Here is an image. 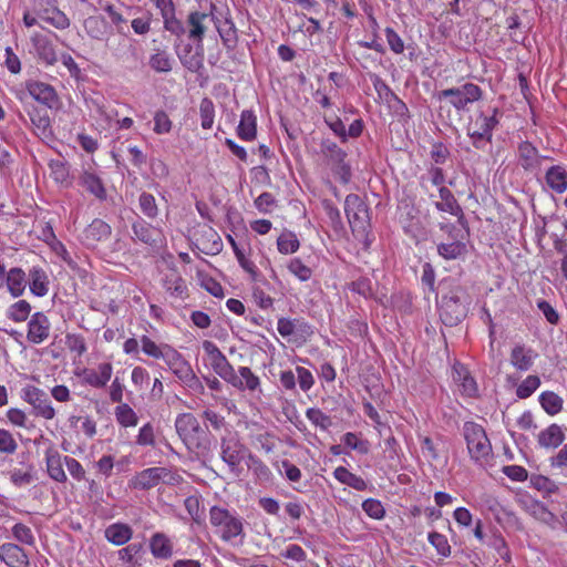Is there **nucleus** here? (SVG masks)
<instances>
[{
  "label": "nucleus",
  "mask_w": 567,
  "mask_h": 567,
  "mask_svg": "<svg viewBox=\"0 0 567 567\" xmlns=\"http://www.w3.org/2000/svg\"><path fill=\"white\" fill-rule=\"evenodd\" d=\"M49 168L50 177L54 183L63 187H70L72 185L70 179V169L65 162L61 159H51L49 162Z\"/></svg>",
  "instance_id": "39"
},
{
  "label": "nucleus",
  "mask_w": 567,
  "mask_h": 567,
  "mask_svg": "<svg viewBox=\"0 0 567 567\" xmlns=\"http://www.w3.org/2000/svg\"><path fill=\"white\" fill-rule=\"evenodd\" d=\"M536 357L533 349L516 344L511 352V363L519 371H527L532 368Z\"/></svg>",
  "instance_id": "33"
},
{
  "label": "nucleus",
  "mask_w": 567,
  "mask_h": 567,
  "mask_svg": "<svg viewBox=\"0 0 567 567\" xmlns=\"http://www.w3.org/2000/svg\"><path fill=\"white\" fill-rule=\"evenodd\" d=\"M287 268L290 274L296 276L300 281H308L312 276V270L300 258L289 260Z\"/></svg>",
  "instance_id": "54"
},
{
  "label": "nucleus",
  "mask_w": 567,
  "mask_h": 567,
  "mask_svg": "<svg viewBox=\"0 0 567 567\" xmlns=\"http://www.w3.org/2000/svg\"><path fill=\"white\" fill-rule=\"evenodd\" d=\"M104 536L114 546H123L131 540L133 529L127 524L113 523L105 528Z\"/></svg>",
  "instance_id": "30"
},
{
  "label": "nucleus",
  "mask_w": 567,
  "mask_h": 567,
  "mask_svg": "<svg viewBox=\"0 0 567 567\" xmlns=\"http://www.w3.org/2000/svg\"><path fill=\"white\" fill-rule=\"evenodd\" d=\"M362 509L364 513L373 518L381 519L385 515V509L379 499L368 498L362 503Z\"/></svg>",
  "instance_id": "61"
},
{
  "label": "nucleus",
  "mask_w": 567,
  "mask_h": 567,
  "mask_svg": "<svg viewBox=\"0 0 567 567\" xmlns=\"http://www.w3.org/2000/svg\"><path fill=\"white\" fill-rule=\"evenodd\" d=\"M324 155L328 159V165L331 167L334 175L341 183L348 184L351 181V167L344 162L347 154L338 147L334 143L324 145Z\"/></svg>",
  "instance_id": "14"
},
{
  "label": "nucleus",
  "mask_w": 567,
  "mask_h": 567,
  "mask_svg": "<svg viewBox=\"0 0 567 567\" xmlns=\"http://www.w3.org/2000/svg\"><path fill=\"white\" fill-rule=\"evenodd\" d=\"M214 24L223 45L227 50H234L238 43V30L231 19L229 10L226 12L223 20L215 16Z\"/></svg>",
  "instance_id": "22"
},
{
  "label": "nucleus",
  "mask_w": 567,
  "mask_h": 567,
  "mask_svg": "<svg viewBox=\"0 0 567 567\" xmlns=\"http://www.w3.org/2000/svg\"><path fill=\"white\" fill-rule=\"evenodd\" d=\"M27 285L33 296L44 297L50 290L49 275L41 266H32L28 271Z\"/></svg>",
  "instance_id": "24"
},
{
  "label": "nucleus",
  "mask_w": 567,
  "mask_h": 567,
  "mask_svg": "<svg viewBox=\"0 0 567 567\" xmlns=\"http://www.w3.org/2000/svg\"><path fill=\"white\" fill-rule=\"evenodd\" d=\"M134 241L146 245L154 251H159L167 246V240L161 227H155L140 218L132 224Z\"/></svg>",
  "instance_id": "9"
},
{
  "label": "nucleus",
  "mask_w": 567,
  "mask_h": 567,
  "mask_svg": "<svg viewBox=\"0 0 567 567\" xmlns=\"http://www.w3.org/2000/svg\"><path fill=\"white\" fill-rule=\"evenodd\" d=\"M544 178L547 187L553 192L563 194L567 190V166L561 164L550 166Z\"/></svg>",
  "instance_id": "29"
},
{
  "label": "nucleus",
  "mask_w": 567,
  "mask_h": 567,
  "mask_svg": "<svg viewBox=\"0 0 567 567\" xmlns=\"http://www.w3.org/2000/svg\"><path fill=\"white\" fill-rule=\"evenodd\" d=\"M173 123L165 111H156L154 114L153 131L156 134H167L172 131Z\"/></svg>",
  "instance_id": "60"
},
{
  "label": "nucleus",
  "mask_w": 567,
  "mask_h": 567,
  "mask_svg": "<svg viewBox=\"0 0 567 567\" xmlns=\"http://www.w3.org/2000/svg\"><path fill=\"white\" fill-rule=\"evenodd\" d=\"M175 430L188 452L197 457H207L212 453L213 440L193 413L178 414Z\"/></svg>",
  "instance_id": "1"
},
{
  "label": "nucleus",
  "mask_w": 567,
  "mask_h": 567,
  "mask_svg": "<svg viewBox=\"0 0 567 567\" xmlns=\"http://www.w3.org/2000/svg\"><path fill=\"white\" fill-rule=\"evenodd\" d=\"M65 456L54 447H49L44 451L48 476L56 483H66L68 481V475L64 471Z\"/></svg>",
  "instance_id": "19"
},
{
  "label": "nucleus",
  "mask_w": 567,
  "mask_h": 567,
  "mask_svg": "<svg viewBox=\"0 0 567 567\" xmlns=\"http://www.w3.org/2000/svg\"><path fill=\"white\" fill-rule=\"evenodd\" d=\"M78 185L99 200H105L107 197L102 178L91 168H85L80 173Z\"/></svg>",
  "instance_id": "20"
},
{
  "label": "nucleus",
  "mask_w": 567,
  "mask_h": 567,
  "mask_svg": "<svg viewBox=\"0 0 567 567\" xmlns=\"http://www.w3.org/2000/svg\"><path fill=\"white\" fill-rule=\"evenodd\" d=\"M34 130L39 135L48 136L51 128V121L45 109L33 107L28 112Z\"/></svg>",
  "instance_id": "40"
},
{
  "label": "nucleus",
  "mask_w": 567,
  "mask_h": 567,
  "mask_svg": "<svg viewBox=\"0 0 567 567\" xmlns=\"http://www.w3.org/2000/svg\"><path fill=\"white\" fill-rule=\"evenodd\" d=\"M518 162L519 165L528 172H533L540 166V162L546 156H542L538 150L530 142H522L518 145Z\"/></svg>",
  "instance_id": "27"
},
{
  "label": "nucleus",
  "mask_w": 567,
  "mask_h": 567,
  "mask_svg": "<svg viewBox=\"0 0 567 567\" xmlns=\"http://www.w3.org/2000/svg\"><path fill=\"white\" fill-rule=\"evenodd\" d=\"M537 440H538V444L542 447L555 449L564 442L565 434L563 432L561 426L554 423V424H550L545 430L540 431Z\"/></svg>",
  "instance_id": "35"
},
{
  "label": "nucleus",
  "mask_w": 567,
  "mask_h": 567,
  "mask_svg": "<svg viewBox=\"0 0 567 567\" xmlns=\"http://www.w3.org/2000/svg\"><path fill=\"white\" fill-rule=\"evenodd\" d=\"M526 512L534 518L547 525L556 522V516L542 502L536 499H526L524 502Z\"/></svg>",
  "instance_id": "37"
},
{
  "label": "nucleus",
  "mask_w": 567,
  "mask_h": 567,
  "mask_svg": "<svg viewBox=\"0 0 567 567\" xmlns=\"http://www.w3.org/2000/svg\"><path fill=\"white\" fill-rule=\"evenodd\" d=\"M150 65L156 72H169L172 70V59L165 51H157L150 58Z\"/></svg>",
  "instance_id": "55"
},
{
  "label": "nucleus",
  "mask_w": 567,
  "mask_h": 567,
  "mask_svg": "<svg viewBox=\"0 0 567 567\" xmlns=\"http://www.w3.org/2000/svg\"><path fill=\"white\" fill-rule=\"evenodd\" d=\"M184 506L196 525H205V512L199 496L190 495L186 497Z\"/></svg>",
  "instance_id": "46"
},
{
  "label": "nucleus",
  "mask_w": 567,
  "mask_h": 567,
  "mask_svg": "<svg viewBox=\"0 0 567 567\" xmlns=\"http://www.w3.org/2000/svg\"><path fill=\"white\" fill-rule=\"evenodd\" d=\"M51 332V322L43 311L31 315L27 324V340L32 344H41L47 341Z\"/></svg>",
  "instance_id": "16"
},
{
  "label": "nucleus",
  "mask_w": 567,
  "mask_h": 567,
  "mask_svg": "<svg viewBox=\"0 0 567 567\" xmlns=\"http://www.w3.org/2000/svg\"><path fill=\"white\" fill-rule=\"evenodd\" d=\"M228 383L239 391L262 393L260 378L249 367H239Z\"/></svg>",
  "instance_id": "18"
},
{
  "label": "nucleus",
  "mask_w": 567,
  "mask_h": 567,
  "mask_svg": "<svg viewBox=\"0 0 567 567\" xmlns=\"http://www.w3.org/2000/svg\"><path fill=\"white\" fill-rule=\"evenodd\" d=\"M463 435L471 458L476 463H483L492 455V445L483 426L474 422H465Z\"/></svg>",
  "instance_id": "4"
},
{
  "label": "nucleus",
  "mask_w": 567,
  "mask_h": 567,
  "mask_svg": "<svg viewBox=\"0 0 567 567\" xmlns=\"http://www.w3.org/2000/svg\"><path fill=\"white\" fill-rule=\"evenodd\" d=\"M114 416L117 424L122 427H135L138 423L136 412L127 403H122L115 406Z\"/></svg>",
  "instance_id": "41"
},
{
  "label": "nucleus",
  "mask_w": 567,
  "mask_h": 567,
  "mask_svg": "<svg viewBox=\"0 0 567 567\" xmlns=\"http://www.w3.org/2000/svg\"><path fill=\"white\" fill-rule=\"evenodd\" d=\"M135 443L138 446H151L154 447L156 444V437H155V429L154 425L151 422L145 423L143 426L140 427L138 433L136 435Z\"/></svg>",
  "instance_id": "53"
},
{
  "label": "nucleus",
  "mask_w": 567,
  "mask_h": 567,
  "mask_svg": "<svg viewBox=\"0 0 567 567\" xmlns=\"http://www.w3.org/2000/svg\"><path fill=\"white\" fill-rule=\"evenodd\" d=\"M205 254H218L223 248V243L218 233L210 226H204L200 238L197 239Z\"/></svg>",
  "instance_id": "36"
},
{
  "label": "nucleus",
  "mask_w": 567,
  "mask_h": 567,
  "mask_svg": "<svg viewBox=\"0 0 567 567\" xmlns=\"http://www.w3.org/2000/svg\"><path fill=\"white\" fill-rule=\"evenodd\" d=\"M163 361L178 381L196 395L205 393V386L194 372L190 363L175 348L167 349Z\"/></svg>",
  "instance_id": "3"
},
{
  "label": "nucleus",
  "mask_w": 567,
  "mask_h": 567,
  "mask_svg": "<svg viewBox=\"0 0 567 567\" xmlns=\"http://www.w3.org/2000/svg\"><path fill=\"white\" fill-rule=\"evenodd\" d=\"M172 478V472L165 467H148L137 472L130 481L128 487L132 489L146 491L157 486L162 481L167 482Z\"/></svg>",
  "instance_id": "10"
},
{
  "label": "nucleus",
  "mask_w": 567,
  "mask_h": 567,
  "mask_svg": "<svg viewBox=\"0 0 567 567\" xmlns=\"http://www.w3.org/2000/svg\"><path fill=\"white\" fill-rule=\"evenodd\" d=\"M427 539L430 544L436 549L439 555L442 557H449L451 555V546L444 535L433 532L429 534Z\"/></svg>",
  "instance_id": "59"
},
{
  "label": "nucleus",
  "mask_w": 567,
  "mask_h": 567,
  "mask_svg": "<svg viewBox=\"0 0 567 567\" xmlns=\"http://www.w3.org/2000/svg\"><path fill=\"white\" fill-rule=\"evenodd\" d=\"M0 559L8 567H29V557L18 545L6 543L0 546Z\"/></svg>",
  "instance_id": "26"
},
{
  "label": "nucleus",
  "mask_w": 567,
  "mask_h": 567,
  "mask_svg": "<svg viewBox=\"0 0 567 567\" xmlns=\"http://www.w3.org/2000/svg\"><path fill=\"white\" fill-rule=\"evenodd\" d=\"M436 97L449 100V103L458 112L467 110L472 104L482 99V90L474 83H465L462 86L445 89L437 93Z\"/></svg>",
  "instance_id": "8"
},
{
  "label": "nucleus",
  "mask_w": 567,
  "mask_h": 567,
  "mask_svg": "<svg viewBox=\"0 0 567 567\" xmlns=\"http://www.w3.org/2000/svg\"><path fill=\"white\" fill-rule=\"evenodd\" d=\"M165 291L174 299L185 300L189 297V291L185 279L176 268H172L162 279Z\"/></svg>",
  "instance_id": "21"
},
{
  "label": "nucleus",
  "mask_w": 567,
  "mask_h": 567,
  "mask_svg": "<svg viewBox=\"0 0 567 567\" xmlns=\"http://www.w3.org/2000/svg\"><path fill=\"white\" fill-rule=\"evenodd\" d=\"M300 241L297 235L290 230H284L277 238V249L282 255H291L298 251Z\"/></svg>",
  "instance_id": "45"
},
{
  "label": "nucleus",
  "mask_w": 567,
  "mask_h": 567,
  "mask_svg": "<svg viewBox=\"0 0 567 567\" xmlns=\"http://www.w3.org/2000/svg\"><path fill=\"white\" fill-rule=\"evenodd\" d=\"M234 255L239 266L250 276L252 280H256L260 272L251 258L252 252L250 246L247 245L246 247L240 248Z\"/></svg>",
  "instance_id": "43"
},
{
  "label": "nucleus",
  "mask_w": 567,
  "mask_h": 567,
  "mask_svg": "<svg viewBox=\"0 0 567 567\" xmlns=\"http://www.w3.org/2000/svg\"><path fill=\"white\" fill-rule=\"evenodd\" d=\"M14 538L25 545L34 544V536L30 527L22 523H18L12 527Z\"/></svg>",
  "instance_id": "64"
},
{
  "label": "nucleus",
  "mask_w": 567,
  "mask_h": 567,
  "mask_svg": "<svg viewBox=\"0 0 567 567\" xmlns=\"http://www.w3.org/2000/svg\"><path fill=\"white\" fill-rule=\"evenodd\" d=\"M111 234V226L106 221L95 218L83 229L81 243L87 248H95L99 243L107 240Z\"/></svg>",
  "instance_id": "17"
},
{
  "label": "nucleus",
  "mask_w": 567,
  "mask_h": 567,
  "mask_svg": "<svg viewBox=\"0 0 567 567\" xmlns=\"http://www.w3.org/2000/svg\"><path fill=\"white\" fill-rule=\"evenodd\" d=\"M143 554V544L132 543L117 551L118 559L127 567H140Z\"/></svg>",
  "instance_id": "38"
},
{
  "label": "nucleus",
  "mask_w": 567,
  "mask_h": 567,
  "mask_svg": "<svg viewBox=\"0 0 567 567\" xmlns=\"http://www.w3.org/2000/svg\"><path fill=\"white\" fill-rule=\"evenodd\" d=\"M38 16L56 29L70 27V19L58 8V0H33Z\"/></svg>",
  "instance_id": "11"
},
{
  "label": "nucleus",
  "mask_w": 567,
  "mask_h": 567,
  "mask_svg": "<svg viewBox=\"0 0 567 567\" xmlns=\"http://www.w3.org/2000/svg\"><path fill=\"white\" fill-rule=\"evenodd\" d=\"M76 375L85 385L94 389H103L111 381L113 364L109 361L99 363L95 368H84Z\"/></svg>",
  "instance_id": "13"
},
{
  "label": "nucleus",
  "mask_w": 567,
  "mask_h": 567,
  "mask_svg": "<svg viewBox=\"0 0 567 567\" xmlns=\"http://www.w3.org/2000/svg\"><path fill=\"white\" fill-rule=\"evenodd\" d=\"M31 303L24 299H19L8 307L7 318L16 323H21L31 317Z\"/></svg>",
  "instance_id": "42"
},
{
  "label": "nucleus",
  "mask_w": 567,
  "mask_h": 567,
  "mask_svg": "<svg viewBox=\"0 0 567 567\" xmlns=\"http://www.w3.org/2000/svg\"><path fill=\"white\" fill-rule=\"evenodd\" d=\"M439 196L441 200L435 203L436 209L456 216L457 218H460V220H462L463 210L458 205L457 200L455 199L454 195L452 194V192L447 187L441 186L439 188Z\"/></svg>",
  "instance_id": "34"
},
{
  "label": "nucleus",
  "mask_w": 567,
  "mask_h": 567,
  "mask_svg": "<svg viewBox=\"0 0 567 567\" xmlns=\"http://www.w3.org/2000/svg\"><path fill=\"white\" fill-rule=\"evenodd\" d=\"M141 347L144 354H146L150 358L153 359H164L166 355L167 349H171L172 346L167 343H161L157 344L155 341H153L148 336H142L141 337Z\"/></svg>",
  "instance_id": "44"
},
{
  "label": "nucleus",
  "mask_w": 567,
  "mask_h": 567,
  "mask_svg": "<svg viewBox=\"0 0 567 567\" xmlns=\"http://www.w3.org/2000/svg\"><path fill=\"white\" fill-rule=\"evenodd\" d=\"M28 96L49 109L54 107L59 103V95L55 89L40 80H27L23 83V87L16 93V97L20 102H24Z\"/></svg>",
  "instance_id": "6"
},
{
  "label": "nucleus",
  "mask_w": 567,
  "mask_h": 567,
  "mask_svg": "<svg viewBox=\"0 0 567 567\" xmlns=\"http://www.w3.org/2000/svg\"><path fill=\"white\" fill-rule=\"evenodd\" d=\"M83 25L91 38L101 40L105 35L107 23L102 17L91 16L84 20Z\"/></svg>",
  "instance_id": "47"
},
{
  "label": "nucleus",
  "mask_w": 567,
  "mask_h": 567,
  "mask_svg": "<svg viewBox=\"0 0 567 567\" xmlns=\"http://www.w3.org/2000/svg\"><path fill=\"white\" fill-rule=\"evenodd\" d=\"M220 454L223 461L235 468L244 457V445L236 437L223 439Z\"/></svg>",
  "instance_id": "28"
},
{
  "label": "nucleus",
  "mask_w": 567,
  "mask_h": 567,
  "mask_svg": "<svg viewBox=\"0 0 567 567\" xmlns=\"http://www.w3.org/2000/svg\"><path fill=\"white\" fill-rule=\"evenodd\" d=\"M216 4H209V12L190 11L187 17L188 38L195 42L202 43L207 30L206 22L215 20Z\"/></svg>",
  "instance_id": "15"
},
{
  "label": "nucleus",
  "mask_w": 567,
  "mask_h": 567,
  "mask_svg": "<svg viewBox=\"0 0 567 567\" xmlns=\"http://www.w3.org/2000/svg\"><path fill=\"white\" fill-rule=\"evenodd\" d=\"M497 112V109H494L491 116L480 113L468 123L466 134L475 148L483 150L487 143H491L493 131L498 125Z\"/></svg>",
  "instance_id": "5"
},
{
  "label": "nucleus",
  "mask_w": 567,
  "mask_h": 567,
  "mask_svg": "<svg viewBox=\"0 0 567 567\" xmlns=\"http://www.w3.org/2000/svg\"><path fill=\"white\" fill-rule=\"evenodd\" d=\"M200 126L210 130L215 120V105L208 97H204L199 104Z\"/></svg>",
  "instance_id": "50"
},
{
  "label": "nucleus",
  "mask_w": 567,
  "mask_h": 567,
  "mask_svg": "<svg viewBox=\"0 0 567 567\" xmlns=\"http://www.w3.org/2000/svg\"><path fill=\"white\" fill-rule=\"evenodd\" d=\"M28 282V275L21 267H11L6 272L4 284L7 291L13 298L23 296Z\"/></svg>",
  "instance_id": "25"
},
{
  "label": "nucleus",
  "mask_w": 567,
  "mask_h": 567,
  "mask_svg": "<svg viewBox=\"0 0 567 567\" xmlns=\"http://www.w3.org/2000/svg\"><path fill=\"white\" fill-rule=\"evenodd\" d=\"M65 467L70 473L71 477L76 482L86 480V471L76 458L65 456Z\"/></svg>",
  "instance_id": "62"
},
{
  "label": "nucleus",
  "mask_w": 567,
  "mask_h": 567,
  "mask_svg": "<svg viewBox=\"0 0 567 567\" xmlns=\"http://www.w3.org/2000/svg\"><path fill=\"white\" fill-rule=\"evenodd\" d=\"M65 346L71 353L81 358L87 351L86 340L83 334L68 332L65 334Z\"/></svg>",
  "instance_id": "49"
},
{
  "label": "nucleus",
  "mask_w": 567,
  "mask_h": 567,
  "mask_svg": "<svg viewBox=\"0 0 567 567\" xmlns=\"http://www.w3.org/2000/svg\"><path fill=\"white\" fill-rule=\"evenodd\" d=\"M209 523L214 534L223 542L230 543L244 535L241 517L225 507L214 505L209 508Z\"/></svg>",
  "instance_id": "2"
},
{
  "label": "nucleus",
  "mask_w": 567,
  "mask_h": 567,
  "mask_svg": "<svg viewBox=\"0 0 567 567\" xmlns=\"http://www.w3.org/2000/svg\"><path fill=\"white\" fill-rule=\"evenodd\" d=\"M466 249L465 243L463 241H450L443 243L437 246L439 254L445 259H455L460 257Z\"/></svg>",
  "instance_id": "52"
},
{
  "label": "nucleus",
  "mask_w": 567,
  "mask_h": 567,
  "mask_svg": "<svg viewBox=\"0 0 567 567\" xmlns=\"http://www.w3.org/2000/svg\"><path fill=\"white\" fill-rule=\"evenodd\" d=\"M203 350L208 357L212 369L227 383L235 373L234 367L230 364L226 355L220 349L210 340L203 342Z\"/></svg>",
  "instance_id": "12"
},
{
  "label": "nucleus",
  "mask_w": 567,
  "mask_h": 567,
  "mask_svg": "<svg viewBox=\"0 0 567 567\" xmlns=\"http://www.w3.org/2000/svg\"><path fill=\"white\" fill-rule=\"evenodd\" d=\"M21 399L32 408L35 417L51 421L55 417L56 411L48 393L32 384H27L21 390Z\"/></svg>",
  "instance_id": "7"
},
{
  "label": "nucleus",
  "mask_w": 567,
  "mask_h": 567,
  "mask_svg": "<svg viewBox=\"0 0 567 567\" xmlns=\"http://www.w3.org/2000/svg\"><path fill=\"white\" fill-rule=\"evenodd\" d=\"M306 416L312 425L322 431L328 430L332 424L331 417L318 408H309L306 411Z\"/></svg>",
  "instance_id": "51"
},
{
  "label": "nucleus",
  "mask_w": 567,
  "mask_h": 567,
  "mask_svg": "<svg viewBox=\"0 0 567 567\" xmlns=\"http://www.w3.org/2000/svg\"><path fill=\"white\" fill-rule=\"evenodd\" d=\"M539 403L549 415H555L563 409V399L551 391L543 392L539 395Z\"/></svg>",
  "instance_id": "48"
},
{
  "label": "nucleus",
  "mask_w": 567,
  "mask_h": 567,
  "mask_svg": "<svg viewBox=\"0 0 567 567\" xmlns=\"http://www.w3.org/2000/svg\"><path fill=\"white\" fill-rule=\"evenodd\" d=\"M237 135L240 140L251 142L257 136V116L251 110H244L237 126Z\"/></svg>",
  "instance_id": "31"
},
{
  "label": "nucleus",
  "mask_w": 567,
  "mask_h": 567,
  "mask_svg": "<svg viewBox=\"0 0 567 567\" xmlns=\"http://www.w3.org/2000/svg\"><path fill=\"white\" fill-rule=\"evenodd\" d=\"M141 212L148 218L153 219L158 215V208L155 197L150 193H142L138 198Z\"/></svg>",
  "instance_id": "56"
},
{
  "label": "nucleus",
  "mask_w": 567,
  "mask_h": 567,
  "mask_svg": "<svg viewBox=\"0 0 567 567\" xmlns=\"http://www.w3.org/2000/svg\"><path fill=\"white\" fill-rule=\"evenodd\" d=\"M440 228H441V230L445 231L449 235V238L452 241L457 240V241L464 243L466 235H467L464 218L462 220L458 219V225L441 224Z\"/></svg>",
  "instance_id": "57"
},
{
  "label": "nucleus",
  "mask_w": 567,
  "mask_h": 567,
  "mask_svg": "<svg viewBox=\"0 0 567 567\" xmlns=\"http://www.w3.org/2000/svg\"><path fill=\"white\" fill-rule=\"evenodd\" d=\"M150 550L157 559H169L173 555V543L164 533H155L150 538Z\"/></svg>",
  "instance_id": "32"
},
{
  "label": "nucleus",
  "mask_w": 567,
  "mask_h": 567,
  "mask_svg": "<svg viewBox=\"0 0 567 567\" xmlns=\"http://www.w3.org/2000/svg\"><path fill=\"white\" fill-rule=\"evenodd\" d=\"M17 449L18 443L13 437V434L6 429H0V453L13 454Z\"/></svg>",
  "instance_id": "63"
},
{
  "label": "nucleus",
  "mask_w": 567,
  "mask_h": 567,
  "mask_svg": "<svg viewBox=\"0 0 567 567\" xmlns=\"http://www.w3.org/2000/svg\"><path fill=\"white\" fill-rule=\"evenodd\" d=\"M30 41L39 60L47 65H53L58 61L56 52L52 41L40 32H34Z\"/></svg>",
  "instance_id": "23"
},
{
  "label": "nucleus",
  "mask_w": 567,
  "mask_h": 567,
  "mask_svg": "<svg viewBox=\"0 0 567 567\" xmlns=\"http://www.w3.org/2000/svg\"><path fill=\"white\" fill-rule=\"evenodd\" d=\"M540 385V379L537 375H528L516 389V395L519 399L529 398Z\"/></svg>",
  "instance_id": "58"
}]
</instances>
